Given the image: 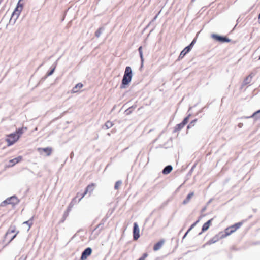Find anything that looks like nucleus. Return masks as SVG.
<instances>
[{
	"label": "nucleus",
	"mask_w": 260,
	"mask_h": 260,
	"mask_svg": "<svg viewBox=\"0 0 260 260\" xmlns=\"http://www.w3.org/2000/svg\"><path fill=\"white\" fill-rule=\"evenodd\" d=\"M135 107L134 106H131L129 108H128V109H127L126 110H125V113L126 114V115H129L133 111V110H134L135 109Z\"/></svg>",
	"instance_id": "nucleus-22"
},
{
	"label": "nucleus",
	"mask_w": 260,
	"mask_h": 260,
	"mask_svg": "<svg viewBox=\"0 0 260 260\" xmlns=\"http://www.w3.org/2000/svg\"><path fill=\"white\" fill-rule=\"evenodd\" d=\"M83 87V84L81 83H78L74 87L72 90V93H76L80 89H81Z\"/></svg>",
	"instance_id": "nucleus-13"
},
{
	"label": "nucleus",
	"mask_w": 260,
	"mask_h": 260,
	"mask_svg": "<svg viewBox=\"0 0 260 260\" xmlns=\"http://www.w3.org/2000/svg\"><path fill=\"white\" fill-rule=\"evenodd\" d=\"M212 37L214 39L220 42H229L231 41L230 39L226 37L219 36L216 34H212Z\"/></svg>",
	"instance_id": "nucleus-5"
},
{
	"label": "nucleus",
	"mask_w": 260,
	"mask_h": 260,
	"mask_svg": "<svg viewBox=\"0 0 260 260\" xmlns=\"http://www.w3.org/2000/svg\"><path fill=\"white\" fill-rule=\"evenodd\" d=\"M73 156H74V153H73V152H72L70 154L71 158H72L73 157Z\"/></svg>",
	"instance_id": "nucleus-42"
},
{
	"label": "nucleus",
	"mask_w": 260,
	"mask_h": 260,
	"mask_svg": "<svg viewBox=\"0 0 260 260\" xmlns=\"http://www.w3.org/2000/svg\"><path fill=\"white\" fill-rule=\"evenodd\" d=\"M112 126H113V123L111 121H107L104 125V127L107 129L111 128Z\"/></svg>",
	"instance_id": "nucleus-23"
},
{
	"label": "nucleus",
	"mask_w": 260,
	"mask_h": 260,
	"mask_svg": "<svg viewBox=\"0 0 260 260\" xmlns=\"http://www.w3.org/2000/svg\"><path fill=\"white\" fill-rule=\"evenodd\" d=\"M132 70L130 67L127 66L125 68L124 76L122 80L121 88L125 87V85H128L131 81L132 78Z\"/></svg>",
	"instance_id": "nucleus-1"
},
{
	"label": "nucleus",
	"mask_w": 260,
	"mask_h": 260,
	"mask_svg": "<svg viewBox=\"0 0 260 260\" xmlns=\"http://www.w3.org/2000/svg\"><path fill=\"white\" fill-rule=\"evenodd\" d=\"M122 181L120 180L117 181L116 182L114 186L115 189H118L119 187L121 185Z\"/></svg>",
	"instance_id": "nucleus-30"
},
{
	"label": "nucleus",
	"mask_w": 260,
	"mask_h": 260,
	"mask_svg": "<svg viewBox=\"0 0 260 260\" xmlns=\"http://www.w3.org/2000/svg\"><path fill=\"white\" fill-rule=\"evenodd\" d=\"M209 226L208 225V224H207L206 223H205L202 226V232L207 231L209 229Z\"/></svg>",
	"instance_id": "nucleus-31"
},
{
	"label": "nucleus",
	"mask_w": 260,
	"mask_h": 260,
	"mask_svg": "<svg viewBox=\"0 0 260 260\" xmlns=\"http://www.w3.org/2000/svg\"><path fill=\"white\" fill-rule=\"evenodd\" d=\"M199 221V220H197L193 224H192L190 227L189 228V229L188 230V232H189L191 230H192L194 227V226L196 225V224Z\"/></svg>",
	"instance_id": "nucleus-33"
},
{
	"label": "nucleus",
	"mask_w": 260,
	"mask_h": 260,
	"mask_svg": "<svg viewBox=\"0 0 260 260\" xmlns=\"http://www.w3.org/2000/svg\"><path fill=\"white\" fill-rule=\"evenodd\" d=\"M139 237H140V235H139V226L137 222H135L134 223V228H133V238L134 240H136Z\"/></svg>",
	"instance_id": "nucleus-6"
},
{
	"label": "nucleus",
	"mask_w": 260,
	"mask_h": 260,
	"mask_svg": "<svg viewBox=\"0 0 260 260\" xmlns=\"http://www.w3.org/2000/svg\"><path fill=\"white\" fill-rule=\"evenodd\" d=\"M22 159V157L21 156H19L16 157L13 159H11L9 161V162L10 164H11V165H10V166H13L14 165H15L16 164L21 161Z\"/></svg>",
	"instance_id": "nucleus-10"
},
{
	"label": "nucleus",
	"mask_w": 260,
	"mask_h": 260,
	"mask_svg": "<svg viewBox=\"0 0 260 260\" xmlns=\"http://www.w3.org/2000/svg\"><path fill=\"white\" fill-rule=\"evenodd\" d=\"M23 224H26L28 225V226H29L28 229V230L32 224V218H31L28 221L24 222Z\"/></svg>",
	"instance_id": "nucleus-27"
},
{
	"label": "nucleus",
	"mask_w": 260,
	"mask_h": 260,
	"mask_svg": "<svg viewBox=\"0 0 260 260\" xmlns=\"http://www.w3.org/2000/svg\"><path fill=\"white\" fill-rule=\"evenodd\" d=\"M259 59L260 60V56H259Z\"/></svg>",
	"instance_id": "nucleus-48"
},
{
	"label": "nucleus",
	"mask_w": 260,
	"mask_h": 260,
	"mask_svg": "<svg viewBox=\"0 0 260 260\" xmlns=\"http://www.w3.org/2000/svg\"><path fill=\"white\" fill-rule=\"evenodd\" d=\"M172 169H173V167L172 166L168 165V166H166L164 168V169L162 170V173L165 175L168 174L171 172Z\"/></svg>",
	"instance_id": "nucleus-12"
},
{
	"label": "nucleus",
	"mask_w": 260,
	"mask_h": 260,
	"mask_svg": "<svg viewBox=\"0 0 260 260\" xmlns=\"http://www.w3.org/2000/svg\"><path fill=\"white\" fill-rule=\"evenodd\" d=\"M15 231V228L14 227H13V228H12V227H11V228H10V229L8 231V232H7L6 235V236H7V237H8V236H9L11 234L14 233Z\"/></svg>",
	"instance_id": "nucleus-28"
},
{
	"label": "nucleus",
	"mask_w": 260,
	"mask_h": 260,
	"mask_svg": "<svg viewBox=\"0 0 260 260\" xmlns=\"http://www.w3.org/2000/svg\"><path fill=\"white\" fill-rule=\"evenodd\" d=\"M190 116V114H189V115L188 116H187L186 117H185L183 120L182 121V123L184 125H185L188 122V119H189V116Z\"/></svg>",
	"instance_id": "nucleus-32"
},
{
	"label": "nucleus",
	"mask_w": 260,
	"mask_h": 260,
	"mask_svg": "<svg viewBox=\"0 0 260 260\" xmlns=\"http://www.w3.org/2000/svg\"><path fill=\"white\" fill-rule=\"evenodd\" d=\"M19 202V200L16 196H12L7 198L6 200L1 203V206H3L6 204L16 205Z\"/></svg>",
	"instance_id": "nucleus-3"
},
{
	"label": "nucleus",
	"mask_w": 260,
	"mask_h": 260,
	"mask_svg": "<svg viewBox=\"0 0 260 260\" xmlns=\"http://www.w3.org/2000/svg\"><path fill=\"white\" fill-rule=\"evenodd\" d=\"M101 226V224H98L96 228L93 230L92 234L91 235V238L92 239H95L98 235L99 234L101 228L98 230V229Z\"/></svg>",
	"instance_id": "nucleus-8"
},
{
	"label": "nucleus",
	"mask_w": 260,
	"mask_h": 260,
	"mask_svg": "<svg viewBox=\"0 0 260 260\" xmlns=\"http://www.w3.org/2000/svg\"><path fill=\"white\" fill-rule=\"evenodd\" d=\"M205 209H206V208H204V209H203V211H205Z\"/></svg>",
	"instance_id": "nucleus-47"
},
{
	"label": "nucleus",
	"mask_w": 260,
	"mask_h": 260,
	"mask_svg": "<svg viewBox=\"0 0 260 260\" xmlns=\"http://www.w3.org/2000/svg\"><path fill=\"white\" fill-rule=\"evenodd\" d=\"M219 239L218 236L216 235L208 241L207 244L210 245L217 242Z\"/></svg>",
	"instance_id": "nucleus-16"
},
{
	"label": "nucleus",
	"mask_w": 260,
	"mask_h": 260,
	"mask_svg": "<svg viewBox=\"0 0 260 260\" xmlns=\"http://www.w3.org/2000/svg\"><path fill=\"white\" fill-rule=\"evenodd\" d=\"M189 232H188V231L186 232V233L185 234V235H184V236L183 237V239L185 238V237L186 236V235H187V234Z\"/></svg>",
	"instance_id": "nucleus-43"
},
{
	"label": "nucleus",
	"mask_w": 260,
	"mask_h": 260,
	"mask_svg": "<svg viewBox=\"0 0 260 260\" xmlns=\"http://www.w3.org/2000/svg\"><path fill=\"white\" fill-rule=\"evenodd\" d=\"M190 51V50H187L186 49V47L181 52L179 57H178V59L180 60V59H181L182 58H183L184 57V56L188 53Z\"/></svg>",
	"instance_id": "nucleus-17"
},
{
	"label": "nucleus",
	"mask_w": 260,
	"mask_h": 260,
	"mask_svg": "<svg viewBox=\"0 0 260 260\" xmlns=\"http://www.w3.org/2000/svg\"><path fill=\"white\" fill-rule=\"evenodd\" d=\"M232 228H233V226H231L229 228H227L225 230V235H223L221 236V238H223L227 236H229V235H231L232 233H233V232H234L235 231L234 230V229Z\"/></svg>",
	"instance_id": "nucleus-11"
},
{
	"label": "nucleus",
	"mask_w": 260,
	"mask_h": 260,
	"mask_svg": "<svg viewBox=\"0 0 260 260\" xmlns=\"http://www.w3.org/2000/svg\"><path fill=\"white\" fill-rule=\"evenodd\" d=\"M138 51H139V52H143L142 46L139 47V48H138Z\"/></svg>",
	"instance_id": "nucleus-40"
},
{
	"label": "nucleus",
	"mask_w": 260,
	"mask_h": 260,
	"mask_svg": "<svg viewBox=\"0 0 260 260\" xmlns=\"http://www.w3.org/2000/svg\"><path fill=\"white\" fill-rule=\"evenodd\" d=\"M95 186V184L91 183L88 185L84 191V192L82 194L81 198L79 199V202L81 201V200L89 192L90 194L94 190Z\"/></svg>",
	"instance_id": "nucleus-4"
},
{
	"label": "nucleus",
	"mask_w": 260,
	"mask_h": 260,
	"mask_svg": "<svg viewBox=\"0 0 260 260\" xmlns=\"http://www.w3.org/2000/svg\"><path fill=\"white\" fill-rule=\"evenodd\" d=\"M194 193L193 192H190L189 193L187 196L186 197V199L183 201V204H186L190 201L191 198L193 196Z\"/></svg>",
	"instance_id": "nucleus-18"
},
{
	"label": "nucleus",
	"mask_w": 260,
	"mask_h": 260,
	"mask_svg": "<svg viewBox=\"0 0 260 260\" xmlns=\"http://www.w3.org/2000/svg\"><path fill=\"white\" fill-rule=\"evenodd\" d=\"M242 125V124H241V123H239V125H238V126H239L240 127H241Z\"/></svg>",
	"instance_id": "nucleus-45"
},
{
	"label": "nucleus",
	"mask_w": 260,
	"mask_h": 260,
	"mask_svg": "<svg viewBox=\"0 0 260 260\" xmlns=\"http://www.w3.org/2000/svg\"><path fill=\"white\" fill-rule=\"evenodd\" d=\"M39 150H42L44 152L46 153L47 156H49L51 153L52 149L50 147H46L44 148H39Z\"/></svg>",
	"instance_id": "nucleus-19"
},
{
	"label": "nucleus",
	"mask_w": 260,
	"mask_h": 260,
	"mask_svg": "<svg viewBox=\"0 0 260 260\" xmlns=\"http://www.w3.org/2000/svg\"><path fill=\"white\" fill-rule=\"evenodd\" d=\"M241 225H242V223L241 222H238V223H237L233 225H232V226H233L232 228L235 231L237 229H238L241 226Z\"/></svg>",
	"instance_id": "nucleus-26"
},
{
	"label": "nucleus",
	"mask_w": 260,
	"mask_h": 260,
	"mask_svg": "<svg viewBox=\"0 0 260 260\" xmlns=\"http://www.w3.org/2000/svg\"><path fill=\"white\" fill-rule=\"evenodd\" d=\"M252 77L251 76V75H249L248 77H247V78L244 81V84L246 85L249 83L251 81Z\"/></svg>",
	"instance_id": "nucleus-25"
},
{
	"label": "nucleus",
	"mask_w": 260,
	"mask_h": 260,
	"mask_svg": "<svg viewBox=\"0 0 260 260\" xmlns=\"http://www.w3.org/2000/svg\"><path fill=\"white\" fill-rule=\"evenodd\" d=\"M139 53L140 57V58H141V62H142V63H143V62L144 61L143 52H139Z\"/></svg>",
	"instance_id": "nucleus-34"
},
{
	"label": "nucleus",
	"mask_w": 260,
	"mask_h": 260,
	"mask_svg": "<svg viewBox=\"0 0 260 260\" xmlns=\"http://www.w3.org/2000/svg\"><path fill=\"white\" fill-rule=\"evenodd\" d=\"M212 220H213V219H211L209 220H208L207 222H206V223L207 224H208V225L210 226V224H211V221H212Z\"/></svg>",
	"instance_id": "nucleus-39"
},
{
	"label": "nucleus",
	"mask_w": 260,
	"mask_h": 260,
	"mask_svg": "<svg viewBox=\"0 0 260 260\" xmlns=\"http://www.w3.org/2000/svg\"><path fill=\"white\" fill-rule=\"evenodd\" d=\"M104 30L103 27H100L95 32V35L96 37L99 38L101 34L102 33L103 31Z\"/></svg>",
	"instance_id": "nucleus-21"
},
{
	"label": "nucleus",
	"mask_w": 260,
	"mask_h": 260,
	"mask_svg": "<svg viewBox=\"0 0 260 260\" xmlns=\"http://www.w3.org/2000/svg\"><path fill=\"white\" fill-rule=\"evenodd\" d=\"M75 200H76V198H75L74 199H73L72 201L71 202V203L69 205L67 210V213L71 210V209L74 205L73 202L75 201Z\"/></svg>",
	"instance_id": "nucleus-24"
},
{
	"label": "nucleus",
	"mask_w": 260,
	"mask_h": 260,
	"mask_svg": "<svg viewBox=\"0 0 260 260\" xmlns=\"http://www.w3.org/2000/svg\"><path fill=\"white\" fill-rule=\"evenodd\" d=\"M197 121V119H195V120H192L190 123V124H191V125H192V126H194L196 122Z\"/></svg>",
	"instance_id": "nucleus-38"
},
{
	"label": "nucleus",
	"mask_w": 260,
	"mask_h": 260,
	"mask_svg": "<svg viewBox=\"0 0 260 260\" xmlns=\"http://www.w3.org/2000/svg\"><path fill=\"white\" fill-rule=\"evenodd\" d=\"M192 127V125H191V124H189L187 127V129H189L190 128H191Z\"/></svg>",
	"instance_id": "nucleus-44"
},
{
	"label": "nucleus",
	"mask_w": 260,
	"mask_h": 260,
	"mask_svg": "<svg viewBox=\"0 0 260 260\" xmlns=\"http://www.w3.org/2000/svg\"><path fill=\"white\" fill-rule=\"evenodd\" d=\"M148 256V254L146 253H145L143 254V256L140 258V259H142V260H144L145 258H146Z\"/></svg>",
	"instance_id": "nucleus-36"
},
{
	"label": "nucleus",
	"mask_w": 260,
	"mask_h": 260,
	"mask_svg": "<svg viewBox=\"0 0 260 260\" xmlns=\"http://www.w3.org/2000/svg\"><path fill=\"white\" fill-rule=\"evenodd\" d=\"M195 42H196V40H195V39H194V40H193L191 42V43L189 44V45H188V46H187L186 47V49H187V50H191V49L193 47V45H194V44Z\"/></svg>",
	"instance_id": "nucleus-29"
},
{
	"label": "nucleus",
	"mask_w": 260,
	"mask_h": 260,
	"mask_svg": "<svg viewBox=\"0 0 260 260\" xmlns=\"http://www.w3.org/2000/svg\"><path fill=\"white\" fill-rule=\"evenodd\" d=\"M185 125L181 122L178 124H177L174 127L173 132L174 133L177 132V131H180L182 129Z\"/></svg>",
	"instance_id": "nucleus-20"
},
{
	"label": "nucleus",
	"mask_w": 260,
	"mask_h": 260,
	"mask_svg": "<svg viewBox=\"0 0 260 260\" xmlns=\"http://www.w3.org/2000/svg\"><path fill=\"white\" fill-rule=\"evenodd\" d=\"M163 244H164V241H159L158 242H157V243H156L154 245V246L153 247V250L154 251L158 250L162 247Z\"/></svg>",
	"instance_id": "nucleus-15"
},
{
	"label": "nucleus",
	"mask_w": 260,
	"mask_h": 260,
	"mask_svg": "<svg viewBox=\"0 0 260 260\" xmlns=\"http://www.w3.org/2000/svg\"><path fill=\"white\" fill-rule=\"evenodd\" d=\"M157 17V15L155 16V17L154 18V20H155Z\"/></svg>",
	"instance_id": "nucleus-46"
},
{
	"label": "nucleus",
	"mask_w": 260,
	"mask_h": 260,
	"mask_svg": "<svg viewBox=\"0 0 260 260\" xmlns=\"http://www.w3.org/2000/svg\"><path fill=\"white\" fill-rule=\"evenodd\" d=\"M92 252V249L90 247L86 248L82 253L81 259L85 260L89 256Z\"/></svg>",
	"instance_id": "nucleus-7"
},
{
	"label": "nucleus",
	"mask_w": 260,
	"mask_h": 260,
	"mask_svg": "<svg viewBox=\"0 0 260 260\" xmlns=\"http://www.w3.org/2000/svg\"><path fill=\"white\" fill-rule=\"evenodd\" d=\"M27 130V128L26 127H22L21 128H19L18 130H17L15 133L17 134V136H19V138L20 136L23 134L24 131Z\"/></svg>",
	"instance_id": "nucleus-14"
},
{
	"label": "nucleus",
	"mask_w": 260,
	"mask_h": 260,
	"mask_svg": "<svg viewBox=\"0 0 260 260\" xmlns=\"http://www.w3.org/2000/svg\"><path fill=\"white\" fill-rule=\"evenodd\" d=\"M26 258V257L21 256L18 260H25Z\"/></svg>",
	"instance_id": "nucleus-41"
},
{
	"label": "nucleus",
	"mask_w": 260,
	"mask_h": 260,
	"mask_svg": "<svg viewBox=\"0 0 260 260\" xmlns=\"http://www.w3.org/2000/svg\"><path fill=\"white\" fill-rule=\"evenodd\" d=\"M18 233V232H17L16 234H15L13 236H12V237H11V239H10V242L12 241L16 236L17 234Z\"/></svg>",
	"instance_id": "nucleus-37"
},
{
	"label": "nucleus",
	"mask_w": 260,
	"mask_h": 260,
	"mask_svg": "<svg viewBox=\"0 0 260 260\" xmlns=\"http://www.w3.org/2000/svg\"><path fill=\"white\" fill-rule=\"evenodd\" d=\"M245 118H253L255 120L260 119V109L253 113L251 116L245 117Z\"/></svg>",
	"instance_id": "nucleus-9"
},
{
	"label": "nucleus",
	"mask_w": 260,
	"mask_h": 260,
	"mask_svg": "<svg viewBox=\"0 0 260 260\" xmlns=\"http://www.w3.org/2000/svg\"><path fill=\"white\" fill-rule=\"evenodd\" d=\"M54 70H55V67L54 68H53L49 72H48L47 73V75L48 76L51 75L53 73V72H54Z\"/></svg>",
	"instance_id": "nucleus-35"
},
{
	"label": "nucleus",
	"mask_w": 260,
	"mask_h": 260,
	"mask_svg": "<svg viewBox=\"0 0 260 260\" xmlns=\"http://www.w3.org/2000/svg\"><path fill=\"white\" fill-rule=\"evenodd\" d=\"M8 137L6 140L9 146L14 144L19 139V136H17V134L15 133L9 135Z\"/></svg>",
	"instance_id": "nucleus-2"
}]
</instances>
